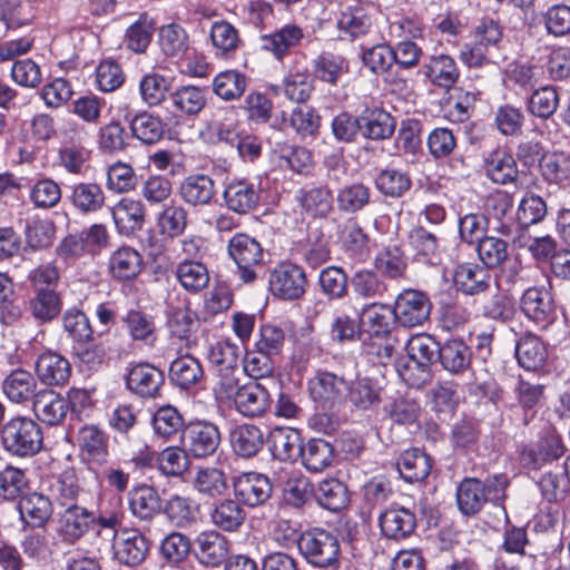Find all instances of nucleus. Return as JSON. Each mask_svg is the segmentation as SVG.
<instances>
[{"instance_id":"17","label":"nucleus","mask_w":570,"mask_h":570,"mask_svg":"<svg viewBox=\"0 0 570 570\" xmlns=\"http://www.w3.org/2000/svg\"><path fill=\"white\" fill-rule=\"evenodd\" d=\"M303 38L304 32L302 28L294 23H288L272 33L263 35L261 37V48L278 61H282L293 48L301 43Z\"/></svg>"},{"instance_id":"21","label":"nucleus","mask_w":570,"mask_h":570,"mask_svg":"<svg viewBox=\"0 0 570 570\" xmlns=\"http://www.w3.org/2000/svg\"><path fill=\"white\" fill-rule=\"evenodd\" d=\"M78 445L83 460L91 464L102 465L107 462L108 439L95 425H85L78 431Z\"/></svg>"},{"instance_id":"15","label":"nucleus","mask_w":570,"mask_h":570,"mask_svg":"<svg viewBox=\"0 0 570 570\" xmlns=\"http://www.w3.org/2000/svg\"><path fill=\"white\" fill-rule=\"evenodd\" d=\"M382 534L391 540L400 541L409 538L415 530L414 512L403 507H392L381 513L379 519Z\"/></svg>"},{"instance_id":"12","label":"nucleus","mask_w":570,"mask_h":570,"mask_svg":"<svg viewBox=\"0 0 570 570\" xmlns=\"http://www.w3.org/2000/svg\"><path fill=\"white\" fill-rule=\"evenodd\" d=\"M230 401L236 411L246 417L264 415L272 404L268 390L257 382L243 384L242 389Z\"/></svg>"},{"instance_id":"28","label":"nucleus","mask_w":570,"mask_h":570,"mask_svg":"<svg viewBox=\"0 0 570 570\" xmlns=\"http://www.w3.org/2000/svg\"><path fill=\"white\" fill-rule=\"evenodd\" d=\"M489 272L475 264L464 263L455 267L453 282L455 287L466 295H478L490 286Z\"/></svg>"},{"instance_id":"49","label":"nucleus","mask_w":570,"mask_h":570,"mask_svg":"<svg viewBox=\"0 0 570 570\" xmlns=\"http://www.w3.org/2000/svg\"><path fill=\"white\" fill-rule=\"evenodd\" d=\"M363 324L373 336H386L394 321L393 308L385 304H371L363 308Z\"/></svg>"},{"instance_id":"47","label":"nucleus","mask_w":570,"mask_h":570,"mask_svg":"<svg viewBox=\"0 0 570 570\" xmlns=\"http://www.w3.org/2000/svg\"><path fill=\"white\" fill-rule=\"evenodd\" d=\"M141 266V255L131 247H120L109 259L110 272L118 279L135 278L140 273Z\"/></svg>"},{"instance_id":"61","label":"nucleus","mask_w":570,"mask_h":570,"mask_svg":"<svg viewBox=\"0 0 570 570\" xmlns=\"http://www.w3.org/2000/svg\"><path fill=\"white\" fill-rule=\"evenodd\" d=\"M246 88V79L235 70L218 73L213 80V91L220 99L230 101L240 98Z\"/></svg>"},{"instance_id":"59","label":"nucleus","mask_w":570,"mask_h":570,"mask_svg":"<svg viewBox=\"0 0 570 570\" xmlns=\"http://www.w3.org/2000/svg\"><path fill=\"white\" fill-rule=\"evenodd\" d=\"M29 481L26 471L18 466L7 464L0 470V498L8 501L18 499L28 488Z\"/></svg>"},{"instance_id":"19","label":"nucleus","mask_w":570,"mask_h":570,"mask_svg":"<svg viewBox=\"0 0 570 570\" xmlns=\"http://www.w3.org/2000/svg\"><path fill=\"white\" fill-rule=\"evenodd\" d=\"M131 513L142 520L150 521L163 511V500L158 490L148 484H140L128 493Z\"/></svg>"},{"instance_id":"11","label":"nucleus","mask_w":570,"mask_h":570,"mask_svg":"<svg viewBox=\"0 0 570 570\" xmlns=\"http://www.w3.org/2000/svg\"><path fill=\"white\" fill-rule=\"evenodd\" d=\"M163 384V372L149 363L135 364L126 375L127 389L140 397L158 396Z\"/></svg>"},{"instance_id":"20","label":"nucleus","mask_w":570,"mask_h":570,"mask_svg":"<svg viewBox=\"0 0 570 570\" xmlns=\"http://www.w3.org/2000/svg\"><path fill=\"white\" fill-rule=\"evenodd\" d=\"M196 557L199 563L217 568L226 561L229 550V542L226 537L217 531H206L199 533L196 539Z\"/></svg>"},{"instance_id":"35","label":"nucleus","mask_w":570,"mask_h":570,"mask_svg":"<svg viewBox=\"0 0 570 570\" xmlns=\"http://www.w3.org/2000/svg\"><path fill=\"white\" fill-rule=\"evenodd\" d=\"M485 212L499 225L495 227L502 235L509 236L513 233L514 223L512 219L513 198L507 191L498 190L488 196Z\"/></svg>"},{"instance_id":"33","label":"nucleus","mask_w":570,"mask_h":570,"mask_svg":"<svg viewBox=\"0 0 570 570\" xmlns=\"http://www.w3.org/2000/svg\"><path fill=\"white\" fill-rule=\"evenodd\" d=\"M229 441L233 451L242 458L255 456L264 445V434L254 424H240L230 431Z\"/></svg>"},{"instance_id":"48","label":"nucleus","mask_w":570,"mask_h":570,"mask_svg":"<svg viewBox=\"0 0 570 570\" xmlns=\"http://www.w3.org/2000/svg\"><path fill=\"white\" fill-rule=\"evenodd\" d=\"M297 200L302 209L313 217H325L333 209V196L326 187H309L299 191Z\"/></svg>"},{"instance_id":"2","label":"nucleus","mask_w":570,"mask_h":570,"mask_svg":"<svg viewBox=\"0 0 570 570\" xmlns=\"http://www.w3.org/2000/svg\"><path fill=\"white\" fill-rule=\"evenodd\" d=\"M298 549L306 561L318 568L340 570V543L335 535L322 529L301 534Z\"/></svg>"},{"instance_id":"7","label":"nucleus","mask_w":570,"mask_h":570,"mask_svg":"<svg viewBox=\"0 0 570 570\" xmlns=\"http://www.w3.org/2000/svg\"><path fill=\"white\" fill-rule=\"evenodd\" d=\"M345 390L344 379L332 372L317 371L308 380L309 396L323 410H333L342 404Z\"/></svg>"},{"instance_id":"52","label":"nucleus","mask_w":570,"mask_h":570,"mask_svg":"<svg viewBox=\"0 0 570 570\" xmlns=\"http://www.w3.org/2000/svg\"><path fill=\"white\" fill-rule=\"evenodd\" d=\"M316 499L323 508L333 512L342 510L350 501L346 485L337 479L320 482Z\"/></svg>"},{"instance_id":"64","label":"nucleus","mask_w":570,"mask_h":570,"mask_svg":"<svg viewBox=\"0 0 570 570\" xmlns=\"http://www.w3.org/2000/svg\"><path fill=\"white\" fill-rule=\"evenodd\" d=\"M539 166L542 177L549 183L560 184L570 175V158L562 153L543 155Z\"/></svg>"},{"instance_id":"41","label":"nucleus","mask_w":570,"mask_h":570,"mask_svg":"<svg viewBox=\"0 0 570 570\" xmlns=\"http://www.w3.org/2000/svg\"><path fill=\"white\" fill-rule=\"evenodd\" d=\"M299 458L307 470L321 472L332 464L334 449L323 439H311L303 445Z\"/></svg>"},{"instance_id":"14","label":"nucleus","mask_w":570,"mask_h":570,"mask_svg":"<svg viewBox=\"0 0 570 570\" xmlns=\"http://www.w3.org/2000/svg\"><path fill=\"white\" fill-rule=\"evenodd\" d=\"M36 373L43 384L49 386H62L68 383L71 376V365L61 354L45 351L37 357Z\"/></svg>"},{"instance_id":"31","label":"nucleus","mask_w":570,"mask_h":570,"mask_svg":"<svg viewBox=\"0 0 570 570\" xmlns=\"http://www.w3.org/2000/svg\"><path fill=\"white\" fill-rule=\"evenodd\" d=\"M175 277L180 286L190 294L205 289L210 281L207 266L194 259H184L175 268Z\"/></svg>"},{"instance_id":"42","label":"nucleus","mask_w":570,"mask_h":570,"mask_svg":"<svg viewBox=\"0 0 570 570\" xmlns=\"http://www.w3.org/2000/svg\"><path fill=\"white\" fill-rule=\"evenodd\" d=\"M430 456L419 449H411L402 453L397 461V469L402 478L409 482L424 480L431 472Z\"/></svg>"},{"instance_id":"55","label":"nucleus","mask_w":570,"mask_h":570,"mask_svg":"<svg viewBox=\"0 0 570 570\" xmlns=\"http://www.w3.org/2000/svg\"><path fill=\"white\" fill-rule=\"evenodd\" d=\"M122 321L134 341L153 344L156 340V325L151 315L138 309H130L127 312Z\"/></svg>"},{"instance_id":"46","label":"nucleus","mask_w":570,"mask_h":570,"mask_svg":"<svg viewBox=\"0 0 570 570\" xmlns=\"http://www.w3.org/2000/svg\"><path fill=\"white\" fill-rule=\"evenodd\" d=\"M129 121L131 134L144 144H156L164 135V126L160 118L149 112H139L129 119V112L125 115Z\"/></svg>"},{"instance_id":"53","label":"nucleus","mask_w":570,"mask_h":570,"mask_svg":"<svg viewBox=\"0 0 570 570\" xmlns=\"http://www.w3.org/2000/svg\"><path fill=\"white\" fill-rule=\"evenodd\" d=\"M409 242L417 256L429 263H434L440 257V236L423 226H416L409 234Z\"/></svg>"},{"instance_id":"45","label":"nucleus","mask_w":570,"mask_h":570,"mask_svg":"<svg viewBox=\"0 0 570 570\" xmlns=\"http://www.w3.org/2000/svg\"><path fill=\"white\" fill-rule=\"evenodd\" d=\"M440 345L432 335L423 333L409 340L406 352L409 357L425 371L438 360Z\"/></svg>"},{"instance_id":"57","label":"nucleus","mask_w":570,"mask_h":570,"mask_svg":"<svg viewBox=\"0 0 570 570\" xmlns=\"http://www.w3.org/2000/svg\"><path fill=\"white\" fill-rule=\"evenodd\" d=\"M158 43L166 56L177 57L188 49V35L180 24L169 23L159 29Z\"/></svg>"},{"instance_id":"6","label":"nucleus","mask_w":570,"mask_h":570,"mask_svg":"<svg viewBox=\"0 0 570 570\" xmlns=\"http://www.w3.org/2000/svg\"><path fill=\"white\" fill-rule=\"evenodd\" d=\"M394 321L403 327L422 325L430 315L429 298L420 291L405 289L395 299Z\"/></svg>"},{"instance_id":"37","label":"nucleus","mask_w":570,"mask_h":570,"mask_svg":"<svg viewBox=\"0 0 570 570\" xmlns=\"http://www.w3.org/2000/svg\"><path fill=\"white\" fill-rule=\"evenodd\" d=\"M313 79L307 71L288 73L282 85L273 86L275 95H284L288 100L296 104H304L313 92Z\"/></svg>"},{"instance_id":"36","label":"nucleus","mask_w":570,"mask_h":570,"mask_svg":"<svg viewBox=\"0 0 570 570\" xmlns=\"http://www.w3.org/2000/svg\"><path fill=\"white\" fill-rule=\"evenodd\" d=\"M112 217L120 233L130 234L142 228L145 208L140 200L122 198L115 206Z\"/></svg>"},{"instance_id":"23","label":"nucleus","mask_w":570,"mask_h":570,"mask_svg":"<svg viewBox=\"0 0 570 570\" xmlns=\"http://www.w3.org/2000/svg\"><path fill=\"white\" fill-rule=\"evenodd\" d=\"M301 434L291 428H275L269 434V451L281 462H294L303 449Z\"/></svg>"},{"instance_id":"38","label":"nucleus","mask_w":570,"mask_h":570,"mask_svg":"<svg viewBox=\"0 0 570 570\" xmlns=\"http://www.w3.org/2000/svg\"><path fill=\"white\" fill-rule=\"evenodd\" d=\"M425 68L430 81L443 89L452 88L460 77L456 62L448 55L432 56Z\"/></svg>"},{"instance_id":"54","label":"nucleus","mask_w":570,"mask_h":570,"mask_svg":"<svg viewBox=\"0 0 570 570\" xmlns=\"http://www.w3.org/2000/svg\"><path fill=\"white\" fill-rule=\"evenodd\" d=\"M62 302L57 291H33L30 311L36 320L50 322L60 314Z\"/></svg>"},{"instance_id":"26","label":"nucleus","mask_w":570,"mask_h":570,"mask_svg":"<svg viewBox=\"0 0 570 570\" xmlns=\"http://www.w3.org/2000/svg\"><path fill=\"white\" fill-rule=\"evenodd\" d=\"M68 409V401L53 390L39 391L33 400L35 414L49 425L59 424L66 417Z\"/></svg>"},{"instance_id":"3","label":"nucleus","mask_w":570,"mask_h":570,"mask_svg":"<svg viewBox=\"0 0 570 570\" xmlns=\"http://www.w3.org/2000/svg\"><path fill=\"white\" fill-rule=\"evenodd\" d=\"M227 249L238 267L243 283H254L258 277L257 269L263 265L264 249L261 243L247 234L238 233L229 239Z\"/></svg>"},{"instance_id":"18","label":"nucleus","mask_w":570,"mask_h":570,"mask_svg":"<svg viewBox=\"0 0 570 570\" xmlns=\"http://www.w3.org/2000/svg\"><path fill=\"white\" fill-rule=\"evenodd\" d=\"M521 311L537 324H547L554 316L551 293L544 287H530L521 297Z\"/></svg>"},{"instance_id":"58","label":"nucleus","mask_w":570,"mask_h":570,"mask_svg":"<svg viewBox=\"0 0 570 570\" xmlns=\"http://www.w3.org/2000/svg\"><path fill=\"white\" fill-rule=\"evenodd\" d=\"M184 424L181 414L171 405L158 409L153 417L155 434L164 440H170L184 431Z\"/></svg>"},{"instance_id":"4","label":"nucleus","mask_w":570,"mask_h":570,"mask_svg":"<svg viewBox=\"0 0 570 570\" xmlns=\"http://www.w3.org/2000/svg\"><path fill=\"white\" fill-rule=\"evenodd\" d=\"M269 291L284 301H296L306 293L307 277L299 265L281 263L269 274Z\"/></svg>"},{"instance_id":"9","label":"nucleus","mask_w":570,"mask_h":570,"mask_svg":"<svg viewBox=\"0 0 570 570\" xmlns=\"http://www.w3.org/2000/svg\"><path fill=\"white\" fill-rule=\"evenodd\" d=\"M58 534L67 544L77 543L95 524L92 511L80 505H70L59 517Z\"/></svg>"},{"instance_id":"39","label":"nucleus","mask_w":570,"mask_h":570,"mask_svg":"<svg viewBox=\"0 0 570 570\" xmlns=\"http://www.w3.org/2000/svg\"><path fill=\"white\" fill-rule=\"evenodd\" d=\"M204 376V370L198 358L185 354L175 358L169 367L170 381L180 389L197 384Z\"/></svg>"},{"instance_id":"27","label":"nucleus","mask_w":570,"mask_h":570,"mask_svg":"<svg viewBox=\"0 0 570 570\" xmlns=\"http://www.w3.org/2000/svg\"><path fill=\"white\" fill-rule=\"evenodd\" d=\"M69 200L78 213L89 215L104 208L106 195L97 183H78L72 186Z\"/></svg>"},{"instance_id":"29","label":"nucleus","mask_w":570,"mask_h":570,"mask_svg":"<svg viewBox=\"0 0 570 570\" xmlns=\"http://www.w3.org/2000/svg\"><path fill=\"white\" fill-rule=\"evenodd\" d=\"M37 381L33 375L26 370L12 371L2 383V391L13 403L24 404L37 397Z\"/></svg>"},{"instance_id":"1","label":"nucleus","mask_w":570,"mask_h":570,"mask_svg":"<svg viewBox=\"0 0 570 570\" xmlns=\"http://www.w3.org/2000/svg\"><path fill=\"white\" fill-rule=\"evenodd\" d=\"M42 442L40 425L27 416H14L1 429V444L13 456H32L40 451Z\"/></svg>"},{"instance_id":"8","label":"nucleus","mask_w":570,"mask_h":570,"mask_svg":"<svg viewBox=\"0 0 570 570\" xmlns=\"http://www.w3.org/2000/svg\"><path fill=\"white\" fill-rule=\"evenodd\" d=\"M233 487L236 498L250 508L264 504L272 494L269 479L256 472H246L234 478Z\"/></svg>"},{"instance_id":"13","label":"nucleus","mask_w":570,"mask_h":570,"mask_svg":"<svg viewBox=\"0 0 570 570\" xmlns=\"http://www.w3.org/2000/svg\"><path fill=\"white\" fill-rule=\"evenodd\" d=\"M116 559L128 567L139 566L147 558L150 546L147 538L137 530H124L116 538Z\"/></svg>"},{"instance_id":"34","label":"nucleus","mask_w":570,"mask_h":570,"mask_svg":"<svg viewBox=\"0 0 570 570\" xmlns=\"http://www.w3.org/2000/svg\"><path fill=\"white\" fill-rule=\"evenodd\" d=\"M212 523L222 531L236 532L246 520V512L239 502L233 499H224L215 503L210 510Z\"/></svg>"},{"instance_id":"16","label":"nucleus","mask_w":570,"mask_h":570,"mask_svg":"<svg viewBox=\"0 0 570 570\" xmlns=\"http://www.w3.org/2000/svg\"><path fill=\"white\" fill-rule=\"evenodd\" d=\"M227 208L237 214H247L259 204V190L247 179H233L223 193Z\"/></svg>"},{"instance_id":"50","label":"nucleus","mask_w":570,"mask_h":570,"mask_svg":"<svg viewBox=\"0 0 570 570\" xmlns=\"http://www.w3.org/2000/svg\"><path fill=\"white\" fill-rule=\"evenodd\" d=\"M50 493L58 505L67 509L70 505H79L78 501L82 490L75 473L65 471L50 484Z\"/></svg>"},{"instance_id":"56","label":"nucleus","mask_w":570,"mask_h":570,"mask_svg":"<svg viewBox=\"0 0 570 570\" xmlns=\"http://www.w3.org/2000/svg\"><path fill=\"white\" fill-rule=\"evenodd\" d=\"M363 63L374 73H385L386 80L396 76L393 62L392 47L387 45H376L363 51Z\"/></svg>"},{"instance_id":"60","label":"nucleus","mask_w":570,"mask_h":570,"mask_svg":"<svg viewBox=\"0 0 570 570\" xmlns=\"http://www.w3.org/2000/svg\"><path fill=\"white\" fill-rule=\"evenodd\" d=\"M318 284L330 299H342L348 293V276L337 266H328L321 271Z\"/></svg>"},{"instance_id":"44","label":"nucleus","mask_w":570,"mask_h":570,"mask_svg":"<svg viewBox=\"0 0 570 570\" xmlns=\"http://www.w3.org/2000/svg\"><path fill=\"white\" fill-rule=\"evenodd\" d=\"M161 512H164L168 520L176 527L186 528L195 523L198 507L189 497L174 494L163 504Z\"/></svg>"},{"instance_id":"32","label":"nucleus","mask_w":570,"mask_h":570,"mask_svg":"<svg viewBox=\"0 0 570 570\" xmlns=\"http://www.w3.org/2000/svg\"><path fill=\"white\" fill-rule=\"evenodd\" d=\"M207 88L181 86L169 95L173 109L184 116L198 115L207 104Z\"/></svg>"},{"instance_id":"10","label":"nucleus","mask_w":570,"mask_h":570,"mask_svg":"<svg viewBox=\"0 0 570 570\" xmlns=\"http://www.w3.org/2000/svg\"><path fill=\"white\" fill-rule=\"evenodd\" d=\"M564 450L561 438L556 433H548L525 448L521 452L520 461L528 469L539 470L547 463L560 459Z\"/></svg>"},{"instance_id":"5","label":"nucleus","mask_w":570,"mask_h":570,"mask_svg":"<svg viewBox=\"0 0 570 570\" xmlns=\"http://www.w3.org/2000/svg\"><path fill=\"white\" fill-rule=\"evenodd\" d=\"M185 450L195 459L213 455L220 444V432L214 423L198 421L188 424L181 434Z\"/></svg>"},{"instance_id":"22","label":"nucleus","mask_w":570,"mask_h":570,"mask_svg":"<svg viewBox=\"0 0 570 570\" xmlns=\"http://www.w3.org/2000/svg\"><path fill=\"white\" fill-rule=\"evenodd\" d=\"M178 194L189 206L209 205L216 195L215 181L207 175H189L180 183Z\"/></svg>"},{"instance_id":"24","label":"nucleus","mask_w":570,"mask_h":570,"mask_svg":"<svg viewBox=\"0 0 570 570\" xmlns=\"http://www.w3.org/2000/svg\"><path fill=\"white\" fill-rule=\"evenodd\" d=\"M518 364L527 371L542 368L548 358V350L543 341L535 334L524 333L515 343Z\"/></svg>"},{"instance_id":"62","label":"nucleus","mask_w":570,"mask_h":570,"mask_svg":"<svg viewBox=\"0 0 570 570\" xmlns=\"http://www.w3.org/2000/svg\"><path fill=\"white\" fill-rule=\"evenodd\" d=\"M106 185L114 193H129L137 187L138 177L130 165L117 161L108 167Z\"/></svg>"},{"instance_id":"43","label":"nucleus","mask_w":570,"mask_h":570,"mask_svg":"<svg viewBox=\"0 0 570 570\" xmlns=\"http://www.w3.org/2000/svg\"><path fill=\"white\" fill-rule=\"evenodd\" d=\"M193 487L204 497L210 499L223 497L228 490L227 476L220 469L200 468L195 474Z\"/></svg>"},{"instance_id":"63","label":"nucleus","mask_w":570,"mask_h":570,"mask_svg":"<svg viewBox=\"0 0 570 570\" xmlns=\"http://www.w3.org/2000/svg\"><path fill=\"white\" fill-rule=\"evenodd\" d=\"M158 226L161 234L168 237L181 235L187 226V210L174 202L165 205L158 216Z\"/></svg>"},{"instance_id":"30","label":"nucleus","mask_w":570,"mask_h":570,"mask_svg":"<svg viewBox=\"0 0 570 570\" xmlns=\"http://www.w3.org/2000/svg\"><path fill=\"white\" fill-rule=\"evenodd\" d=\"M18 511L21 520L32 527L41 528L50 520L52 503L49 498L41 493L33 492L24 495L18 503Z\"/></svg>"},{"instance_id":"51","label":"nucleus","mask_w":570,"mask_h":570,"mask_svg":"<svg viewBox=\"0 0 570 570\" xmlns=\"http://www.w3.org/2000/svg\"><path fill=\"white\" fill-rule=\"evenodd\" d=\"M485 174L495 184L511 183L518 175L515 160L504 151H493L485 159Z\"/></svg>"},{"instance_id":"40","label":"nucleus","mask_w":570,"mask_h":570,"mask_svg":"<svg viewBox=\"0 0 570 570\" xmlns=\"http://www.w3.org/2000/svg\"><path fill=\"white\" fill-rule=\"evenodd\" d=\"M483 482L474 479H464L456 489V503L459 510L465 515H474L481 511L485 499Z\"/></svg>"},{"instance_id":"25","label":"nucleus","mask_w":570,"mask_h":570,"mask_svg":"<svg viewBox=\"0 0 570 570\" xmlns=\"http://www.w3.org/2000/svg\"><path fill=\"white\" fill-rule=\"evenodd\" d=\"M438 360L443 370L452 375H460L471 368L472 351L463 340H446L440 345Z\"/></svg>"}]
</instances>
